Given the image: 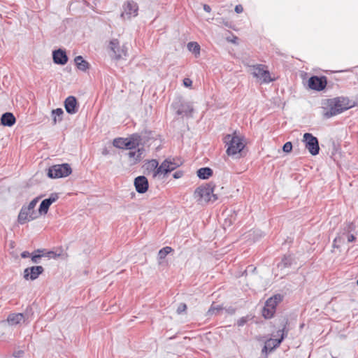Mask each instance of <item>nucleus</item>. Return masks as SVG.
Listing matches in <instances>:
<instances>
[{
	"mask_svg": "<svg viewBox=\"0 0 358 358\" xmlns=\"http://www.w3.org/2000/svg\"><path fill=\"white\" fill-rule=\"evenodd\" d=\"M326 110L324 116L329 118L352 108L353 105L348 97L338 96L326 100Z\"/></svg>",
	"mask_w": 358,
	"mask_h": 358,
	"instance_id": "1",
	"label": "nucleus"
},
{
	"mask_svg": "<svg viewBox=\"0 0 358 358\" xmlns=\"http://www.w3.org/2000/svg\"><path fill=\"white\" fill-rule=\"evenodd\" d=\"M282 328L277 331L276 334L273 335L274 337H280L279 338H269L266 341L264 346L262 349V353L267 354L268 352H271L278 348L282 341L287 337L289 329L287 326L289 324V320L287 317H283L282 322Z\"/></svg>",
	"mask_w": 358,
	"mask_h": 358,
	"instance_id": "2",
	"label": "nucleus"
},
{
	"mask_svg": "<svg viewBox=\"0 0 358 358\" xmlns=\"http://www.w3.org/2000/svg\"><path fill=\"white\" fill-rule=\"evenodd\" d=\"M214 187L212 183L199 186L195 189L194 196L201 203L214 202L218 199L217 195L213 193Z\"/></svg>",
	"mask_w": 358,
	"mask_h": 358,
	"instance_id": "3",
	"label": "nucleus"
},
{
	"mask_svg": "<svg viewBox=\"0 0 358 358\" xmlns=\"http://www.w3.org/2000/svg\"><path fill=\"white\" fill-rule=\"evenodd\" d=\"M40 197L34 199L27 206H22L18 215V222L21 224L30 220H34L38 217V211H36L34 208L38 203Z\"/></svg>",
	"mask_w": 358,
	"mask_h": 358,
	"instance_id": "4",
	"label": "nucleus"
},
{
	"mask_svg": "<svg viewBox=\"0 0 358 358\" xmlns=\"http://www.w3.org/2000/svg\"><path fill=\"white\" fill-rule=\"evenodd\" d=\"M224 141L227 146V153L228 155L238 154L245 147L242 139L237 136L227 134L224 136Z\"/></svg>",
	"mask_w": 358,
	"mask_h": 358,
	"instance_id": "5",
	"label": "nucleus"
},
{
	"mask_svg": "<svg viewBox=\"0 0 358 358\" xmlns=\"http://www.w3.org/2000/svg\"><path fill=\"white\" fill-rule=\"evenodd\" d=\"M72 173L71 166L67 164H55L48 168L47 176L50 178H60L69 176Z\"/></svg>",
	"mask_w": 358,
	"mask_h": 358,
	"instance_id": "6",
	"label": "nucleus"
},
{
	"mask_svg": "<svg viewBox=\"0 0 358 358\" xmlns=\"http://www.w3.org/2000/svg\"><path fill=\"white\" fill-rule=\"evenodd\" d=\"M108 54L115 60H120L127 55V48L124 45H120V41L113 38L109 42Z\"/></svg>",
	"mask_w": 358,
	"mask_h": 358,
	"instance_id": "7",
	"label": "nucleus"
},
{
	"mask_svg": "<svg viewBox=\"0 0 358 358\" xmlns=\"http://www.w3.org/2000/svg\"><path fill=\"white\" fill-rule=\"evenodd\" d=\"M172 107L178 115L191 116L193 112L192 106L189 102L185 101L180 96L174 99Z\"/></svg>",
	"mask_w": 358,
	"mask_h": 358,
	"instance_id": "8",
	"label": "nucleus"
},
{
	"mask_svg": "<svg viewBox=\"0 0 358 358\" xmlns=\"http://www.w3.org/2000/svg\"><path fill=\"white\" fill-rule=\"evenodd\" d=\"M182 164V162L180 159L175 158H167L162 164L157 168V171L154 173V176H156L159 173L167 174Z\"/></svg>",
	"mask_w": 358,
	"mask_h": 358,
	"instance_id": "9",
	"label": "nucleus"
},
{
	"mask_svg": "<svg viewBox=\"0 0 358 358\" xmlns=\"http://www.w3.org/2000/svg\"><path fill=\"white\" fill-rule=\"evenodd\" d=\"M305 148L309 152L315 156L319 154L320 146L318 139L310 133H305L303 136Z\"/></svg>",
	"mask_w": 358,
	"mask_h": 358,
	"instance_id": "10",
	"label": "nucleus"
},
{
	"mask_svg": "<svg viewBox=\"0 0 358 358\" xmlns=\"http://www.w3.org/2000/svg\"><path fill=\"white\" fill-rule=\"evenodd\" d=\"M123 11L120 17L124 20H130L133 17L138 15V6L133 0H129L124 2L122 6Z\"/></svg>",
	"mask_w": 358,
	"mask_h": 358,
	"instance_id": "11",
	"label": "nucleus"
},
{
	"mask_svg": "<svg viewBox=\"0 0 358 358\" xmlns=\"http://www.w3.org/2000/svg\"><path fill=\"white\" fill-rule=\"evenodd\" d=\"M252 74L254 77L261 80L263 83H269L273 80L271 78L269 71L262 64L254 65L252 66Z\"/></svg>",
	"mask_w": 358,
	"mask_h": 358,
	"instance_id": "12",
	"label": "nucleus"
},
{
	"mask_svg": "<svg viewBox=\"0 0 358 358\" xmlns=\"http://www.w3.org/2000/svg\"><path fill=\"white\" fill-rule=\"evenodd\" d=\"M327 84V80L325 76H311L308 81L309 88L316 91L323 90Z\"/></svg>",
	"mask_w": 358,
	"mask_h": 358,
	"instance_id": "13",
	"label": "nucleus"
},
{
	"mask_svg": "<svg viewBox=\"0 0 358 358\" xmlns=\"http://www.w3.org/2000/svg\"><path fill=\"white\" fill-rule=\"evenodd\" d=\"M44 271L42 266H34L24 270V278L25 280H34Z\"/></svg>",
	"mask_w": 358,
	"mask_h": 358,
	"instance_id": "14",
	"label": "nucleus"
},
{
	"mask_svg": "<svg viewBox=\"0 0 358 358\" xmlns=\"http://www.w3.org/2000/svg\"><path fill=\"white\" fill-rule=\"evenodd\" d=\"M59 199L57 193H52L48 199L43 200L39 206L38 214H47L50 206Z\"/></svg>",
	"mask_w": 358,
	"mask_h": 358,
	"instance_id": "15",
	"label": "nucleus"
},
{
	"mask_svg": "<svg viewBox=\"0 0 358 358\" xmlns=\"http://www.w3.org/2000/svg\"><path fill=\"white\" fill-rule=\"evenodd\" d=\"M64 108L69 114H76L79 108L76 98L73 96H68L64 101Z\"/></svg>",
	"mask_w": 358,
	"mask_h": 358,
	"instance_id": "16",
	"label": "nucleus"
},
{
	"mask_svg": "<svg viewBox=\"0 0 358 358\" xmlns=\"http://www.w3.org/2000/svg\"><path fill=\"white\" fill-rule=\"evenodd\" d=\"M134 186L137 192L143 194L147 192L149 185L147 178L144 176H140L135 178Z\"/></svg>",
	"mask_w": 358,
	"mask_h": 358,
	"instance_id": "17",
	"label": "nucleus"
},
{
	"mask_svg": "<svg viewBox=\"0 0 358 358\" xmlns=\"http://www.w3.org/2000/svg\"><path fill=\"white\" fill-rule=\"evenodd\" d=\"M52 59L55 64L59 65H64L68 62L66 51L60 48L52 52Z\"/></svg>",
	"mask_w": 358,
	"mask_h": 358,
	"instance_id": "18",
	"label": "nucleus"
},
{
	"mask_svg": "<svg viewBox=\"0 0 358 358\" xmlns=\"http://www.w3.org/2000/svg\"><path fill=\"white\" fill-rule=\"evenodd\" d=\"M142 136L138 134H134L129 137L124 138L126 149L132 150L141 144Z\"/></svg>",
	"mask_w": 358,
	"mask_h": 358,
	"instance_id": "19",
	"label": "nucleus"
},
{
	"mask_svg": "<svg viewBox=\"0 0 358 358\" xmlns=\"http://www.w3.org/2000/svg\"><path fill=\"white\" fill-rule=\"evenodd\" d=\"M145 149L143 148H138L137 150L130 151L127 153V156L129 159L131 164H136L140 162L144 157L143 153Z\"/></svg>",
	"mask_w": 358,
	"mask_h": 358,
	"instance_id": "20",
	"label": "nucleus"
},
{
	"mask_svg": "<svg viewBox=\"0 0 358 358\" xmlns=\"http://www.w3.org/2000/svg\"><path fill=\"white\" fill-rule=\"evenodd\" d=\"M15 122V117L12 113L6 112L1 115V123L5 127H12Z\"/></svg>",
	"mask_w": 358,
	"mask_h": 358,
	"instance_id": "21",
	"label": "nucleus"
},
{
	"mask_svg": "<svg viewBox=\"0 0 358 358\" xmlns=\"http://www.w3.org/2000/svg\"><path fill=\"white\" fill-rule=\"evenodd\" d=\"M283 296L281 294H275L266 301V306L269 307L271 310L275 312L277 305L282 301Z\"/></svg>",
	"mask_w": 358,
	"mask_h": 358,
	"instance_id": "22",
	"label": "nucleus"
},
{
	"mask_svg": "<svg viewBox=\"0 0 358 358\" xmlns=\"http://www.w3.org/2000/svg\"><path fill=\"white\" fill-rule=\"evenodd\" d=\"M294 262V259L291 255H284L280 262L278 264V268L282 270L286 268L290 267L293 262Z\"/></svg>",
	"mask_w": 358,
	"mask_h": 358,
	"instance_id": "23",
	"label": "nucleus"
},
{
	"mask_svg": "<svg viewBox=\"0 0 358 358\" xmlns=\"http://www.w3.org/2000/svg\"><path fill=\"white\" fill-rule=\"evenodd\" d=\"M74 62L77 68L80 71H86L90 67L89 63L82 56L76 57Z\"/></svg>",
	"mask_w": 358,
	"mask_h": 358,
	"instance_id": "24",
	"label": "nucleus"
},
{
	"mask_svg": "<svg viewBox=\"0 0 358 358\" xmlns=\"http://www.w3.org/2000/svg\"><path fill=\"white\" fill-rule=\"evenodd\" d=\"M197 176L200 179L206 180L209 178L210 176H212L213 171V170L209 167H203L199 169L197 172Z\"/></svg>",
	"mask_w": 358,
	"mask_h": 358,
	"instance_id": "25",
	"label": "nucleus"
},
{
	"mask_svg": "<svg viewBox=\"0 0 358 358\" xmlns=\"http://www.w3.org/2000/svg\"><path fill=\"white\" fill-rule=\"evenodd\" d=\"M24 318V317L22 313H13L8 315L7 320L10 324L13 325L20 323Z\"/></svg>",
	"mask_w": 358,
	"mask_h": 358,
	"instance_id": "26",
	"label": "nucleus"
},
{
	"mask_svg": "<svg viewBox=\"0 0 358 358\" xmlns=\"http://www.w3.org/2000/svg\"><path fill=\"white\" fill-rule=\"evenodd\" d=\"M45 251V250L38 249V250H35L34 252H32L31 255V259L32 263H34V264L40 263L41 257H44L43 252Z\"/></svg>",
	"mask_w": 358,
	"mask_h": 358,
	"instance_id": "27",
	"label": "nucleus"
},
{
	"mask_svg": "<svg viewBox=\"0 0 358 358\" xmlns=\"http://www.w3.org/2000/svg\"><path fill=\"white\" fill-rule=\"evenodd\" d=\"M188 50L194 53L196 56L200 53V45L196 42H189L187 44Z\"/></svg>",
	"mask_w": 358,
	"mask_h": 358,
	"instance_id": "28",
	"label": "nucleus"
},
{
	"mask_svg": "<svg viewBox=\"0 0 358 358\" xmlns=\"http://www.w3.org/2000/svg\"><path fill=\"white\" fill-rule=\"evenodd\" d=\"M173 250L172 249V248L169 246H166L162 248L158 252L159 260L164 259L166 257V255L171 253Z\"/></svg>",
	"mask_w": 358,
	"mask_h": 358,
	"instance_id": "29",
	"label": "nucleus"
},
{
	"mask_svg": "<svg viewBox=\"0 0 358 358\" xmlns=\"http://www.w3.org/2000/svg\"><path fill=\"white\" fill-rule=\"evenodd\" d=\"M222 307L221 306H215L214 303H213L210 306V308H209V310H208L206 315L208 316H211L213 315H216V314H218L220 313V311H221L222 310Z\"/></svg>",
	"mask_w": 358,
	"mask_h": 358,
	"instance_id": "30",
	"label": "nucleus"
},
{
	"mask_svg": "<svg viewBox=\"0 0 358 358\" xmlns=\"http://www.w3.org/2000/svg\"><path fill=\"white\" fill-rule=\"evenodd\" d=\"M113 144L115 148L120 149H126V143L124 142V138H115L113 140Z\"/></svg>",
	"mask_w": 358,
	"mask_h": 358,
	"instance_id": "31",
	"label": "nucleus"
},
{
	"mask_svg": "<svg viewBox=\"0 0 358 358\" xmlns=\"http://www.w3.org/2000/svg\"><path fill=\"white\" fill-rule=\"evenodd\" d=\"M274 313H275V311L271 310L269 308V307H267L266 305L263 308L262 315L264 317V318L270 319V318L273 317V316L274 315Z\"/></svg>",
	"mask_w": 358,
	"mask_h": 358,
	"instance_id": "32",
	"label": "nucleus"
},
{
	"mask_svg": "<svg viewBox=\"0 0 358 358\" xmlns=\"http://www.w3.org/2000/svg\"><path fill=\"white\" fill-rule=\"evenodd\" d=\"M64 114V111L62 108H59L55 110H52V115L53 116V123L55 124L57 123V116L60 117Z\"/></svg>",
	"mask_w": 358,
	"mask_h": 358,
	"instance_id": "33",
	"label": "nucleus"
},
{
	"mask_svg": "<svg viewBox=\"0 0 358 358\" xmlns=\"http://www.w3.org/2000/svg\"><path fill=\"white\" fill-rule=\"evenodd\" d=\"M43 254L44 257H47L48 258H54V259H55L61 255L60 253L57 254V252H55L54 251H48L45 252H43Z\"/></svg>",
	"mask_w": 358,
	"mask_h": 358,
	"instance_id": "34",
	"label": "nucleus"
},
{
	"mask_svg": "<svg viewBox=\"0 0 358 358\" xmlns=\"http://www.w3.org/2000/svg\"><path fill=\"white\" fill-rule=\"evenodd\" d=\"M186 310H187V305L184 303H180L178 306L176 313L178 314H182V313H185L186 311Z\"/></svg>",
	"mask_w": 358,
	"mask_h": 358,
	"instance_id": "35",
	"label": "nucleus"
},
{
	"mask_svg": "<svg viewBox=\"0 0 358 358\" xmlns=\"http://www.w3.org/2000/svg\"><path fill=\"white\" fill-rule=\"evenodd\" d=\"M292 144L291 142H287L284 144V145L282 147L283 152H285L286 153H289L292 151Z\"/></svg>",
	"mask_w": 358,
	"mask_h": 358,
	"instance_id": "36",
	"label": "nucleus"
},
{
	"mask_svg": "<svg viewBox=\"0 0 358 358\" xmlns=\"http://www.w3.org/2000/svg\"><path fill=\"white\" fill-rule=\"evenodd\" d=\"M249 320L250 317L248 315L245 317H242L237 321V325L238 327H243Z\"/></svg>",
	"mask_w": 358,
	"mask_h": 358,
	"instance_id": "37",
	"label": "nucleus"
},
{
	"mask_svg": "<svg viewBox=\"0 0 358 358\" xmlns=\"http://www.w3.org/2000/svg\"><path fill=\"white\" fill-rule=\"evenodd\" d=\"M158 164V162L156 159H152L149 162L148 166L150 169H154L155 172L159 167Z\"/></svg>",
	"mask_w": 358,
	"mask_h": 358,
	"instance_id": "38",
	"label": "nucleus"
},
{
	"mask_svg": "<svg viewBox=\"0 0 358 358\" xmlns=\"http://www.w3.org/2000/svg\"><path fill=\"white\" fill-rule=\"evenodd\" d=\"M183 176V171H177L173 174V176L176 179L180 178Z\"/></svg>",
	"mask_w": 358,
	"mask_h": 358,
	"instance_id": "39",
	"label": "nucleus"
},
{
	"mask_svg": "<svg viewBox=\"0 0 358 358\" xmlns=\"http://www.w3.org/2000/svg\"><path fill=\"white\" fill-rule=\"evenodd\" d=\"M192 81L191 79L186 78L183 80V85L185 87H190L192 85Z\"/></svg>",
	"mask_w": 358,
	"mask_h": 358,
	"instance_id": "40",
	"label": "nucleus"
},
{
	"mask_svg": "<svg viewBox=\"0 0 358 358\" xmlns=\"http://www.w3.org/2000/svg\"><path fill=\"white\" fill-rule=\"evenodd\" d=\"M346 236L348 242H353L356 240V237L353 234H347Z\"/></svg>",
	"mask_w": 358,
	"mask_h": 358,
	"instance_id": "41",
	"label": "nucleus"
},
{
	"mask_svg": "<svg viewBox=\"0 0 358 358\" xmlns=\"http://www.w3.org/2000/svg\"><path fill=\"white\" fill-rule=\"evenodd\" d=\"M234 10H235L236 13H241L243 11V6L241 4H239V5H236V6Z\"/></svg>",
	"mask_w": 358,
	"mask_h": 358,
	"instance_id": "42",
	"label": "nucleus"
},
{
	"mask_svg": "<svg viewBox=\"0 0 358 358\" xmlns=\"http://www.w3.org/2000/svg\"><path fill=\"white\" fill-rule=\"evenodd\" d=\"M24 354V351L23 350H18V351H15L13 353V356L15 357H20L23 355Z\"/></svg>",
	"mask_w": 358,
	"mask_h": 358,
	"instance_id": "43",
	"label": "nucleus"
},
{
	"mask_svg": "<svg viewBox=\"0 0 358 358\" xmlns=\"http://www.w3.org/2000/svg\"><path fill=\"white\" fill-rule=\"evenodd\" d=\"M31 254H30L28 251H24L21 253V257L22 258H27L31 257Z\"/></svg>",
	"mask_w": 358,
	"mask_h": 358,
	"instance_id": "44",
	"label": "nucleus"
},
{
	"mask_svg": "<svg viewBox=\"0 0 358 358\" xmlns=\"http://www.w3.org/2000/svg\"><path fill=\"white\" fill-rule=\"evenodd\" d=\"M203 10L206 12L210 13L211 11V8L210 7V6H208L207 4H204L203 5Z\"/></svg>",
	"mask_w": 358,
	"mask_h": 358,
	"instance_id": "45",
	"label": "nucleus"
},
{
	"mask_svg": "<svg viewBox=\"0 0 358 358\" xmlns=\"http://www.w3.org/2000/svg\"><path fill=\"white\" fill-rule=\"evenodd\" d=\"M227 312L230 314H234L235 313V309L234 308H229L227 310Z\"/></svg>",
	"mask_w": 358,
	"mask_h": 358,
	"instance_id": "46",
	"label": "nucleus"
},
{
	"mask_svg": "<svg viewBox=\"0 0 358 358\" xmlns=\"http://www.w3.org/2000/svg\"><path fill=\"white\" fill-rule=\"evenodd\" d=\"M108 154V151L106 150H105L103 152V155H107Z\"/></svg>",
	"mask_w": 358,
	"mask_h": 358,
	"instance_id": "47",
	"label": "nucleus"
},
{
	"mask_svg": "<svg viewBox=\"0 0 358 358\" xmlns=\"http://www.w3.org/2000/svg\"><path fill=\"white\" fill-rule=\"evenodd\" d=\"M357 285H358V280H357Z\"/></svg>",
	"mask_w": 358,
	"mask_h": 358,
	"instance_id": "48",
	"label": "nucleus"
}]
</instances>
